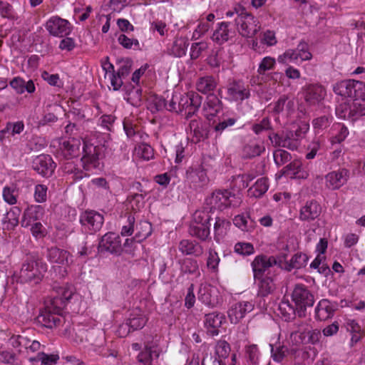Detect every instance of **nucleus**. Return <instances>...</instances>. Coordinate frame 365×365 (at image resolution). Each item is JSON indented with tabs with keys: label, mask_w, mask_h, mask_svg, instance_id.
I'll return each mask as SVG.
<instances>
[{
	"label": "nucleus",
	"mask_w": 365,
	"mask_h": 365,
	"mask_svg": "<svg viewBox=\"0 0 365 365\" xmlns=\"http://www.w3.org/2000/svg\"><path fill=\"white\" fill-rule=\"evenodd\" d=\"M227 17L235 16V26L239 34L245 38H253L260 31L261 25L257 18L247 12L240 4L236 5L234 11L226 13Z\"/></svg>",
	"instance_id": "1"
},
{
	"label": "nucleus",
	"mask_w": 365,
	"mask_h": 365,
	"mask_svg": "<svg viewBox=\"0 0 365 365\" xmlns=\"http://www.w3.org/2000/svg\"><path fill=\"white\" fill-rule=\"evenodd\" d=\"M47 271V265L37 255H28L22 264L19 279L21 283L40 282L44 273Z\"/></svg>",
	"instance_id": "2"
},
{
	"label": "nucleus",
	"mask_w": 365,
	"mask_h": 365,
	"mask_svg": "<svg viewBox=\"0 0 365 365\" xmlns=\"http://www.w3.org/2000/svg\"><path fill=\"white\" fill-rule=\"evenodd\" d=\"M62 305L63 302L59 299L49 300L44 310L36 317L37 323L48 329H53L59 326L63 321V311L61 310Z\"/></svg>",
	"instance_id": "3"
},
{
	"label": "nucleus",
	"mask_w": 365,
	"mask_h": 365,
	"mask_svg": "<svg viewBox=\"0 0 365 365\" xmlns=\"http://www.w3.org/2000/svg\"><path fill=\"white\" fill-rule=\"evenodd\" d=\"M240 203V197L227 190H216L206 199V205L210 211L212 210L222 211L230 206L237 207Z\"/></svg>",
	"instance_id": "4"
},
{
	"label": "nucleus",
	"mask_w": 365,
	"mask_h": 365,
	"mask_svg": "<svg viewBox=\"0 0 365 365\" xmlns=\"http://www.w3.org/2000/svg\"><path fill=\"white\" fill-rule=\"evenodd\" d=\"M212 217L206 210H197L193 215V221L190 225L189 233L202 241L210 236V221Z\"/></svg>",
	"instance_id": "5"
},
{
	"label": "nucleus",
	"mask_w": 365,
	"mask_h": 365,
	"mask_svg": "<svg viewBox=\"0 0 365 365\" xmlns=\"http://www.w3.org/2000/svg\"><path fill=\"white\" fill-rule=\"evenodd\" d=\"M292 299L297 307V314L299 317L306 316V310L312 307L314 303V297L307 287L303 284L294 285L292 293Z\"/></svg>",
	"instance_id": "6"
},
{
	"label": "nucleus",
	"mask_w": 365,
	"mask_h": 365,
	"mask_svg": "<svg viewBox=\"0 0 365 365\" xmlns=\"http://www.w3.org/2000/svg\"><path fill=\"white\" fill-rule=\"evenodd\" d=\"M102 148L83 140L81 162L84 170L89 171L99 166V156Z\"/></svg>",
	"instance_id": "7"
},
{
	"label": "nucleus",
	"mask_w": 365,
	"mask_h": 365,
	"mask_svg": "<svg viewBox=\"0 0 365 365\" xmlns=\"http://www.w3.org/2000/svg\"><path fill=\"white\" fill-rule=\"evenodd\" d=\"M202 98L195 92H189L180 95V110L182 115L187 118L192 117L200 108L202 104Z\"/></svg>",
	"instance_id": "8"
},
{
	"label": "nucleus",
	"mask_w": 365,
	"mask_h": 365,
	"mask_svg": "<svg viewBox=\"0 0 365 365\" xmlns=\"http://www.w3.org/2000/svg\"><path fill=\"white\" fill-rule=\"evenodd\" d=\"M103 216L95 210H86L80 215L81 226L91 234L99 231L103 225Z\"/></svg>",
	"instance_id": "9"
},
{
	"label": "nucleus",
	"mask_w": 365,
	"mask_h": 365,
	"mask_svg": "<svg viewBox=\"0 0 365 365\" xmlns=\"http://www.w3.org/2000/svg\"><path fill=\"white\" fill-rule=\"evenodd\" d=\"M186 178L190 187L195 190L202 189L209 182L207 172L202 165L190 168L186 171Z\"/></svg>",
	"instance_id": "10"
},
{
	"label": "nucleus",
	"mask_w": 365,
	"mask_h": 365,
	"mask_svg": "<svg viewBox=\"0 0 365 365\" xmlns=\"http://www.w3.org/2000/svg\"><path fill=\"white\" fill-rule=\"evenodd\" d=\"M46 29L49 34L54 36L63 37L70 31V23L58 16H53L46 24Z\"/></svg>",
	"instance_id": "11"
},
{
	"label": "nucleus",
	"mask_w": 365,
	"mask_h": 365,
	"mask_svg": "<svg viewBox=\"0 0 365 365\" xmlns=\"http://www.w3.org/2000/svg\"><path fill=\"white\" fill-rule=\"evenodd\" d=\"M232 26H235V24L230 21L219 23L211 37L212 41L222 45L229 40L232 39L235 36V31L232 28Z\"/></svg>",
	"instance_id": "12"
},
{
	"label": "nucleus",
	"mask_w": 365,
	"mask_h": 365,
	"mask_svg": "<svg viewBox=\"0 0 365 365\" xmlns=\"http://www.w3.org/2000/svg\"><path fill=\"white\" fill-rule=\"evenodd\" d=\"M32 167L38 174L43 177H50L56 168V165L48 155L37 156L33 161Z\"/></svg>",
	"instance_id": "13"
},
{
	"label": "nucleus",
	"mask_w": 365,
	"mask_h": 365,
	"mask_svg": "<svg viewBox=\"0 0 365 365\" xmlns=\"http://www.w3.org/2000/svg\"><path fill=\"white\" fill-rule=\"evenodd\" d=\"M254 309V304L250 302H240L234 304L229 309L227 314L232 324H237Z\"/></svg>",
	"instance_id": "14"
},
{
	"label": "nucleus",
	"mask_w": 365,
	"mask_h": 365,
	"mask_svg": "<svg viewBox=\"0 0 365 365\" xmlns=\"http://www.w3.org/2000/svg\"><path fill=\"white\" fill-rule=\"evenodd\" d=\"M325 88L317 84L309 85L304 90V100L311 106H319L326 96Z\"/></svg>",
	"instance_id": "15"
},
{
	"label": "nucleus",
	"mask_w": 365,
	"mask_h": 365,
	"mask_svg": "<svg viewBox=\"0 0 365 365\" xmlns=\"http://www.w3.org/2000/svg\"><path fill=\"white\" fill-rule=\"evenodd\" d=\"M99 247L101 250L115 255H120L123 252L120 238L113 232L106 233L102 237Z\"/></svg>",
	"instance_id": "16"
},
{
	"label": "nucleus",
	"mask_w": 365,
	"mask_h": 365,
	"mask_svg": "<svg viewBox=\"0 0 365 365\" xmlns=\"http://www.w3.org/2000/svg\"><path fill=\"white\" fill-rule=\"evenodd\" d=\"M275 264L276 261L273 257H267L264 255L255 257L251 264L255 279H261L264 272Z\"/></svg>",
	"instance_id": "17"
},
{
	"label": "nucleus",
	"mask_w": 365,
	"mask_h": 365,
	"mask_svg": "<svg viewBox=\"0 0 365 365\" xmlns=\"http://www.w3.org/2000/svg\"><path fill=\"white\" fill-rule=\"evenodd\" d=\"M322 207L316 200L307 201L299 210V219L303 222H312L318 218Z\"/></svg>",
	"instance_id": "18"
},
{
	"label": "nucleus",
	"mask_w": 365,
	"mask_h": 365,
	"mask_svg": "<svg viewBox=\"0 0 365 365\" xmlns=\"http://www.w3.org/2000/svg\"><path fill=\"white\" fill-rule=\"evenodd\" d=\"M349 178V171L341 168L328 173L325 176L327 186L331 190H336L344 185Z\"/></svg>",
	"instance_id": "19"
},
{
	"label": "nucleus",
	"mask_w": 365,
	"mask_h": 365,
	"mask_svg": "<svg viewBox=\"0 0 365 365\" xmlns=\"http://www.w3.org/2000/svg\"><path fill=\"white\" fill-rule=\"evenodd\" d=\"M160 356V350L153 342H145L143 350L138 356V361L143 365H153Z\"/></svg>",
	"instance_id": "20"
},
{
	"label": "nucleus",
	"mask_w": 365,
	"mask_h": 365,
	"mask_svg": "<svg viewBox=\"0 0 365 365\" xmlns=\"http://www.w3.org/2000/svg\"><path fill=\"white\" fill-rule=\"evenodd\" d=\"M44 215V208L41 205L29 206L24 212L23 217L21 221L22 227H27L31 223L40 220Z\"/></svg>",
	"instance_id": "21"
},
{
	"label": "nucleus",
	"mask_w": 365,
	"mask_h": 365,
	"mask_svg": "<svg viewBox=\"0 0 365 365\" xmlns=\"http://www.w3.org/2000/svg\"><path fill=\"white\" fill-rule=\"evenodd\" d=\"M223 314L219 312H212L205 315L204 324L212 336H216L219 334V328L221 327L223 321H225Z\"/></svg>",
	"instance_id": "22"
},
{
	"label": "nucleus",
	"mask_w": 365,
	"mask_h": 365,
	"mask_svg": "<svg viewBox=\"0 0 365 365\" xmlns=\"http://www.w3.org/2000/svg\"><path fill=\"white\" fill-rule=\"evenodd\" d=\"M336 310V305L329 300L323 299L319 301L316 309V318L320 321H325L331 318Z\"/></svg>",
	"instance_id": "23"
},
{
	"label": "nucleus",
	"mask_w": 365,
	"mask_h": 365,
	"mask_svg": "<svg viewBox=\"0 0 365 365\" xmlns=\"http://www.w3.org/2000/svg\"><path fill=\"white\" fill-rule=\"evenodd\" d=\"M302 165V163L298 160L292 161L279 172L278 178L283 175H289L294 178H307L308 174L306 172L300 173Z\"/></svg>",
	"instance_id": "24"
},
{
	"label": "nucleus",
	"mask_w": 365,
	"mask_h": 365,
	"mask_svg": "<svg viewBox=\"0 0 365 365\" xmlns=\"http://www.w3.org/2000/svg\"><path fill=\"white\" fill-rule=\"evenodd\" d=\"M203 110L205 111V115L210 119V116H215L222 110V103L216 95L210 93V95L207 96Z\"/></svg>",
	"instance_id": "25"
},
{
	"label": "nucleus",
	"mask_w": 365,
	"mask_h": 365,
	"mask_svg": "<svg viewBox=\"0 0 365 365\" xmlns=\"http://www.w3.org/2000/svg\"><path fill=\"white\" fill-rule=\"evenodd\" d=\"M82 142L80 138H70L63 143L65 155L73 158L78 157L81 154Z\"/></svg>",
	"instance_id": "26"
},
{
	"label": "nucleus",
	"mask_w": 365,
	"mask_h": 365,
	"mask_svg": "<svg viewBox=\"0 0 365 365\" xmlns=\"http://www.w3.org/2000/svg\"><path fill=\"white\" fill-rule=\"evenodd\" d=\"M9 84L18 94H22L25 91L29 93H33L36 89L34 83L32 80L25 81V80L21 77L14 78L10 81Z\"/></svg>",
	"instance_id": "27"
},
{
	"label": "nucleus",
	"mask_w": 365,
	"mask_h": 365,
	"mask_svg": "<svg viewBox=\"0 0 365 365\" xmlns=\"http://www.w3.org/2000/svg\"><path fill=\"white\" fill-rule=\"evenodd\" d=\"M217 82L212 76H206L200 78L196 83L197 90L204 94L210 95L215 90Z\"/></svg>",
	"instance_id": "28"
},
{
	"label": "nucleus",
	"mask_w": 365,
	"mask_h": 365,
	"mask_svg": "<svg viewBox=\"0 0 365 365\" xmlns=\"http://www.w3.org/2000/svg\"><path fill=\"white\" fill-rule=\"evenodd\" d=\"M228 94L235 101H242L250 96L249 90L241 81L233 82L228 88Z\"/></svg>",
	"instance_id": "29"
},
{
	"label": "nucleus",
	"mask_w": 365,
	"mask_h": 365,
	"mask_svg": "<svg viewBox=\"0 0 365 365\" xmlns=\"http://www.w3.org/2000/svg\"><path fill=\"white\" fill-rule=\"evenodd\" d=\"M179 250L185 255L200 256L203 253V249L198 242L188 240H182L180 242Z\"/></svg>",
	"instance_id": "30"
},
{
	"label": "nucleus",
	"mask_w": 365,
	"mask_h": 365,
	"mask_svg": "<svg viewBox=\"0 0 365 365\" xmlns=\"http://www.w3.org/2000/svg\"><path fill=\"white\" fill-rule=\"evenodd\" d=\"M265 150L262 143L250 142L244 145L242 148V158L246 159L253 158L259 156Z\"/></svg>",
	"instance_id": "31"
},
{
	"label": "nucleus",
	"mask_w": 365,
	"mask_h": 365,
	"mask_svg": "<svg viewBox=\"0 0 365 365\" xmlns=\"http://www.w3.org/2000/svg\"><path fill=\"white\" fill-rule=\"evenodd\" d=\"M125 95V98L128 103L134 106H140L142 101V90L139 86L132 85L125 86L124 87Z\"/></svg>",
	"instance_id": "32"
},
{
	"label": "nucleus",
	"mask_w": 365,
	"mask_h": 365,
	"mask_svg": "<svg viewBox=\"0 0 365 365\" xmlns=\"http://www.w3.org/2000/svg\"><path fill=\"white\" fill-rule=\"evenodd\" d=\"M68 255L69 253L67 251L53 247L48 250L47 257L51 262L64 264L68 262Z\"/></svg>",
	"instance_id": "33"
},
{
	"label": "nucleus",
	"mask_w": 365,
	"mask_h": 365,
	"mask_svg": "<svg viewBox=\"0 0 365 365\" xmlns=\"http://www.w3.org/2000/svg\"><path fill=\"white\" fill-rule=\"evenodd\" d=\"M284 108L287 110L288 113H291L294 110V102L293 100H289V97L287 95H282L275 102L272 111L275 114L282 113Z\"/></svg>",
	"instance_id": "34"
},
{
	"label": "nucleus",
	"mask_w": 365,
	"mask_h": 365,
	"mask_svg": "<svg viewBox=\"0 0 365 365\" xmlns=\"http://www.w3.org/2000/svg\"><path fill=\"white\" fill-rule=\"evenodd\" d=\"M308 261V257L304 253L295 254L289 262H285L284 269L291 271L293 269H299L304 267Z\"/></svg>",
	"instance_id": "35"
},
{
	"label": "nucleus",
	"mask_w": 365,
	"mask_h": 365,
	"mask_svg": "<svg viewBox=\"0 0 365 365\" xmlns=\"http://www.w3.org/2000/svg\"><path fill=\"white\" fill-rule=\"evenodd\" d=\"M348 98L357 101L365 97V83L360 81H351Z\"/></svg>",
	"instance_id": "36"
},
{
	"label": "nucleus",
	"mask_w": 365,
	"mask_h": 365,
	"mask_svg": "<svg viewBox=\"0 0 365 365\" xmlns=\"http://www.w3.org/2000/svg\"><path fill=\"white\" fill-rule=\"evenodd\" d=\"M268 187L267 179L261 178L248 190V192L252 197H260L267 191Z\"/></svg>",
	"instance_id": "37"
},
{
	"label": "nucleus",
	"mask_w": 365,
	"mask_h": 365,
	"mask_svg": "<svg viewBox=\"0 0 365 365\" xmlns=\"http://www.w3.org/2000/svg\"><path fill=\"white\" fill-rule=\"evenodd\" d=\"M230 226V222L225 219L215 217L214 223L215 240L219 242L226 235L227 228Z\"/></svg>",
	"instance_id": "38"
},
{
	"label": "nucleus",
	"mask_w": 365,
	"mask_h": 365,
	"mask_svg": "<svg viewBox=\"0 0 365 365\" xmlns=\"http://www.w3.org/2000/svg\"><path fill=\"white\" fill-rule=\"evenodd\" d=\"M259 282V295L266 297L272 294L275 289V284L273 279L270 277H262L261 279H257Z\"/></svg>",
	"instance_id": "39"
},
{
	"label": "nucleus",
	"mask_w": 365,
	"mask_h": 365,
	"mask_svg": "<svg viewBox=\"0 0 365 365\" xmlns=\"http://www.w3.org/2000/svg\"><path fill=\"white\" fill-rule=\"evenodd\" d=\"M278 309L284 321L294 319L297 314V307L294 308L288 300H282L279 304Z\"/></svg>",
	"instance_id": "40"
},
{
	"label": "nucleus",
	"mask_w": 365,
	"mask_h": 365,
	"mask_svg": "<svg viewBox=\"0 0 365 365\" xmlns=\"http://www.w3.org/2000/svg\"><path fill=\"white\" fill-rule=\"evenodd\" d=\"M245 357L247 365L259 364V351L257 345L252 344L246 346Z\"/></svg>",
	"instance_id": "41"
},
{
	"label": "nucleus",
	"mask_w": 365,
	"mask_h": 365,
	"mask_svg": "<svg viewBox=\"0 0 365 365\" xmlns=\"http://www.w3.org/2000/svg\"><path fill=\"white\" fill-rule=\"evenodd\" d=\"M136 230L135 238L138 240V242H141L151 235L152 225L148 221H141L137 225Z\"/></svg>",
	"instance_id": "42"
},
{
	"label": "nucleus",
	"mask_w": 365,
	"mask_h": 365,
	"mask_svg": "<svg viewBox=\"0 0 365 365\" xmlns=\"http://www.w3.org/2000/svg\"><path fill=\"white\" fill-rule=\"evenodd\" d=\"M271 356L276 362H282L284 357L288 354L289 349L287 346L282 345L279 343L270 344Z\"/></svg>",
	"instance_id": "43"
},
{
	"label": "nucleus",
	"mask_w": 365,
	"mask_h": 365,
	"mask_svg": "<svg viewBox=\"0 0 365 365\" xmlns=\"http://www.w3.org/2000/svg\"><path fill=\"white\" fill-rule=\"evenodd\" d=\"M180 271L183 274H194L198 271L197 260L192 258H185L179 260Z\"/></svg>",
	"instance_id": "44"
},
{
	"label": "nucleus",
	"mask_w": 365,
	"mask_h": 365,
	"mask_svg": "<svg viewBox=\"0 0 365 365\" xmlns=\"http://www.w3.org/2000/svg\"><path fill=\"white\" fill-rule=\"evenodd\" d=\"M139 242H138V240L135 237L132 239H126L123 245V251L133 257H135V252L143 250V248Z\"/></svg>",
	"instance_id": "45"
},
{
	"label": "nucleus",
	"mask_w": 365,
	"mask_h": 365,
	"mask_svg": "<svg viewBox=\"0 0 365 365\" xmlns=\"http://www.w3.org/2000/svg\"><path fill=\"white\" fill-rule=\"evenodd\" d=\"M235 225L243 231L250 232L254 229V222L249 217L244 215H237L233 219Z\"/></svg>",
	"instance_id": "46"
},
{
	"label": "nucleus",
	"mask_w": 365,
	"mask_h": 365,
	"mask_svg": "<svg viewBox=\"0 0 365 365\" xmlns=\"http://www.w3.org/2000/svg\"><path fill=\"white\" fill-rule=\"evenodd\" d=\"M58 359V354H46L43 352H39L36 357L30 358L31 361H41L42 365L56 364Z\"/></svg>",
	"instance_id": "47"
},
{
	"label": "nucleus",
	"mask_w": 365,
	"mask_h": 365,
	"mask_svg": "<svg viewBox=\"0 0 365 365\" xmlns=\"http://www.w3.org/2000/svg\"><path fill=\"white\" fill-rule=\"evenodd\" d=\"M132 331L142 329L146 324L147 319L143 314H131L127 319Z\"/></svg>",
	"instance_id": "48"
},
{
	"label": "nucleus",
	"mask_w": 365,
	"mask_h": 365,
	"mask_svg": "<svg viewBox=\"0 0 365 365\" xmlns=\"http://www.w3.org/2000/svg\"><path fill=\"white\" fill-rule=\"evenodd\" d=\"M300 144L293 135V133L289 130L286 131L283 134V141L282 144V147L286 148L291 150H297Z\"/></svg>",
	"instance_id": "49"
},
{
	"label": "nucleus",
	"mask_w": 365,
	"mask_h": 365,
	"mask_svg": "<svg viewBox=\"0 0 365 365\" xmlns=\"http://www.w3.org/2000/svg\"><path fill=\"white\" fill-rule=\"evenodd\" d=\"M351 108L352 105L350 106L346 103H341L336 108V114L339 118L353 120Z\"/></svg>",
	"instance_id": "50"
},
{
	"label": "nucleus",
	"mask_w": 365,
	"mask_h": 365,
	"mask_svg": "<svg viewBox=\"0 0 365 365\" xmlns=\"http://www.w3.org/2000/svg\"><path fill=\"white\" fill-rule=\"evenodd\" d=\"M235 252L242 256H249L255 252V248L252 243L239 242L235 244Z\"/></svg>",
	"instance_id": "51"
},
{
	"label": "nucleus",
	"mask_w": 365,
	"mask_h": 365,
	"mask_svg": "<svg viewBox=\"0 0 365 365\" xmlns=\"http://www.w3.org/2000/svg\"><path fill=\"white\" fill-rule=\"evenodd\" d=\"M275 164L279 167L290 161L292 156L290 153L282 149H277L273 153Z\"/></svg>",
	"instance_id": "52"
},
{
	"label": "nucleus",
	"mask_w": 365,
	"mask_h": 365,
	"mask_svg": "<svg viewBox=\"0 0 365 365\" xmlns=\"http://www.w3.org/2000/svg\"><path fill=\"white\" fill-rule=\"evenodd\" d=\"M351 79L344 80L337 83L334 86V91L336 94L348 98L349 88L351 84Z\"/></svg>",
	"instance_id": "53"
},
{
	"label": "nucleus",
	"mask_w": 365,
	"mask_h": 365,
	"mask_svg": "<svg viewBox=\"0 0 365 365\" xmlns=\"http://www.w3.org/2000/svg\"><path fill=\"white\" fill-rule=\"evenodd\" d=\"M148 109L153 113L166 110V99L161 96H155L149 103Z\"/></svg>",
	"instance_id": "54"
},
{
	"label": "nucleus",
	"mask_w": 365,
	"mask_h": 365,
	"mask_svg": "<svg viewBox=\"0 0 365 365\" xmlns=\"http://www.w3.org/2000/svg\"><path fill=\"white\" fill-rule=\"evenodd\" d=\"M20 213V210L17 207L12 208L8 212L4 218V222L7 223V229L14 228L19 224L18 216Z\"/></svg>",
	"instance_id": "55"
},
{
	"label": "nucleus",
	"mask_w": 365,
	"mask_h": 365,
	"mask_svg": "<svg viewBox=\"0 0 365 365\" xmlns=\"http://www.w3.org/2000/svg\"><path fill=\"white\" fill-rule=\"evenodd\" d=\"M230 352V344L225 340H220L215 346V354L217 359H226Z\"/></svg>",
	"instance_id": "56"
},
{
	"label": "nucleus",
	"mask_w": 365,
	"mask_h": 365,
	"mask_svg": "<svg viewBox=\"0 0 365 365\" xmlns=\"http://www.w3.org/2000/svg\"><path fill=\"white\" fill-rule=\"evenodd\" d=\"M298 59L301 60V56L299 51L296 49H289L278 57V61L282 63H286L288 61L289 62L297 61Z\"/></svg>",
	"instance_id": "57"
},
{
	"label": "nucleus",
	"mask_w": 365,
	"mask_h": 365,
	"mask_svg": "<svg viewBox=\"0 0 365 365\" xmlns=\"http://www.w3.org/2000/svg\"><path fill=\"white\" fill-rule=\"evenodd\" d=\"M137 154L143 159L149 160L154 155L153 149L146 143H141L136 148Z\"/></svg>",
	"instance_id": "58"
},
{
	"label": "nucleus",
	"mask_w": 365,
	"mask_h": 365,
	"mask_svg": "<svg viewBox=\"0 0 365 365\" xmlns=\"http://www.w3.org/2000/svg\"><path fill=\"white\" fill-rule=\"evenodd\" d=\"M168 98V96L167 97ZM180 95L173 94L170 99H166V110L180 113Z\"/></svg>",
	"instance_id": "59"
},
{
	"label": "nucleus",
	"mask_w": 365,
	"mask_h": 365,
	"mask_svg": "<svg viewBox=\"0 0 365 365\" xmlns=\"http://www.w3.org/2000/svg\"><path fill=\"white\" fill-rule=\"evenodd\" d=\"M187 46L188 43L183 39L176 40L172 46V52L175 56L181 57L185 55Z\"/></svg>",
	"instance_id": "60"
},
{
	"label": "nucleus",
	"mask_w": 365,
	"mask_h": 365,
	"mask_svg": "<svg viewBox=\"0 0 365 365\" xmlns=\"http://www.w3.org/2000/svg\"><path fill=\"white\" fill-rule=\"evenodd\" d=\"M362 102L355 101L352 103V116L353 120L359 118L361 116L365 115V98L361 99Z\"/></svg>",
	"instance_id": "61"
},
{
	"label": "nucleus",
	"mask_w": 365,
	"mask_h": 365,
	"mask_svg": "<svg viewBox=\"0 0 365 365\" xmlns=\"http://www.w3.org/2000/svg\"><path fill=\"white\" fill-rule=\"evenodd\" d=\"M72 295V291L66 288L60 287L59 290L58 291V295L53 296L50 300H55L56 299H61L63 302L61 310L63 311V309L66 307V303L71 298Z\"/></svg>",
	"instance_id": "62"
},
{
	"label": "nucleus",
	"mask_w": 365,
	"mask_h": 365,
	"mask_svg": "<svg viewBox=\"0 0 365 365\" xmlns=\"http://www.w3.org/2000/svg\"><path fill=\"white\" fill-rule=\"evenodd\" d=\"M207 47V43L205 41L192 43L190 48V58L192 59H197Z\"/></svg>",
	"instance_id": "63"
},
{
	"label": "nucleus",
	"mask_w": 365,
	"mask_h": 365,
	"mask_svg": "<svg viewBox=\"0 0 365 365\" xmlns=\"http://www.w3.org/2000/svg\"><path fill=\"white\" fill-rule=\"evenodd\" d=\"M118 63H120V66L115 73L125 78L130 73L133 62L130 59L126 58L118 61Z\"/></svg>",
	"instance_id": "64"
}]
</instances>
